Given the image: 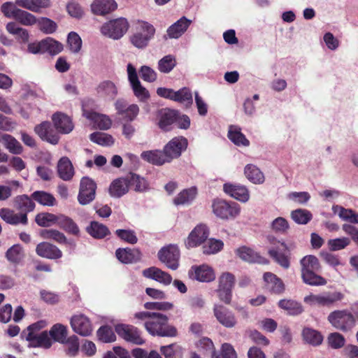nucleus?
<instances>
[{"label": "nucleus", "mask_w": 358, "mask_h": 358, "mask_svg": "<svg viewBox=\"0 0 358 358\" xmlns=\"http://www.w3.org/2000/svg\"><path fill=\"white\" fill-rule=\"evenodd\" d=\"M115 234L120 240L127 243L134 245L138 241V238L134 230L117 229Z\"/></svg>", "instance_id": "obj_57"}, {"label": "nucleus", "mask_w": 358, "mask_h": 358, "mask_svg": "<svg viewBox=\"0 0 358 358\" xmlns=\"http://www.w3.org/2000/svg\"><path fill=\"white\" fill-rule=\"evenodd\" d=\"M145 329L152 336L160 337H176L178 336L177 329L169 324L167 315L154 312L150 320L145 324Z\"/></svg>", "instance_id": "obj_3"}, {"label": "nucleus", "mask_w": 358, "mask_h": 358, "mask_svg": "<svg viewBox=\"0 0 358 358\" xmlns=\"http://www.w3.org/2000/svg\"><path fill=\"white\" fill-rule=\"evenodd\" d=\"M115 331L120 338L127 342L138 345L145 343L141 331L134 325L117 324L115 326Z\"/></svg>", "instance_id": "obj_9"}, {"label": "nucleus", "mask_w": 358, "mask_h": 358, "mask_svg": "<svg viewBox=\"0 0 358 358\" xmlns=\"http://www.w3.org/2000/svg\"><path fill=\"white\" fill-rule=\"evenodd\" d=\"M328 322L336 329L343 332L351 331L355 326V317L348 310H336L331 312L327 317Z\"/></svg>", "instance_id": "obj_5"}, {"label": "nucleus", "mask_w": 358, "mask_h": 358, "mask_svg": "<svg viewBox=\"0 0 358 358\" xmlns=\"http://www.w3.org/2000/svg\"><path fill=\"white\" fill-rule=\"evenodd\" d=\"M350 243V240L348 238L345 237L330 239L328 241V245L331 251L342 250L347 247L348 245H349Z\"/></svg>", "instance_id": "obj_64"}, {"label": "nucleus", "mask_w": 358, "mask_h": 358, "mask_svg": "<svg viewBox=\"0 0 358 358\" xmlns=\"http://www.w3.org/2000/svg\"><path fill=\"white\" fill-rule=\"evenodd\" d=\"M2 144L13 155H20L23 152V148L20 143L13 136L7 134L1 135Z\"/></svg>", "instance_id": "obj_35"}, {"label": "nucleus", "mask_w": 358, "mask_h": 358, "mask_svg": "<svg viewBox=\"0 0 358 358\" xmlns=\"http://www.w3.org/2000/svg\"><path fill=\"white\" fill-rule=\"evenodd\" d=\"M67 345L66 352L69 356H76L79 350V341L76 335H72L66 338L64 343Z\"/></svg>", "instance_id": "obj_60"}, {"label": "nucleus", "mask_w": 358, "mask_h": 358, "mask_svg": "<svg viewBox=\"0 0 358 358\" xmlns=\"http://www.w3.org/2000/svg\"><path fill=\"white\" fill-rule=\"evenodd\" d=\"M52 120L56 129L62 134H69L73 129L71 119L63 113H55L52 115Z\"/></svg>", "instance_id": "obj_25"}, {"label": "nucleus", "mask_w": 358, "mask_h": 358, "mask_svg": "<svg viewBox=\"0 0 358 358\" xmlns=\"http://www.w3.org/2000/svg\"><path fill=\"white\" fill-rule=\"evenodd\" d=\"M5 257L10 264L18 265L24 257L23 248L20 244H15L7 250Z\"/></svg>", "instance_id": "obj_33"}, {"label": "nucleus", "mask_w": 358, "mask_h": 358, "mask_svg": "<svg viewBox=\"0 0 358 358\" xmlns=\"http://www.w3.org/2000/svg\"><path fill=\"white\" fill-rule=\"evenodd\" d=\"M87 118L94 121L101 130H107L111 127L112 121L106 115L92 113L87 115Z\"/></svg>", "instance_id": "obj_46"}, {"label": "nucleus", "mask_w": 358, "mask_h": 358, "mask_svg": "<svg viewBox=\"0 0 358 358\" xmlns=\"http://www.w3.org/2000/svg\"><path fill=\"white\" fill-rule=\"evenodd\" d=\"M278 305L279 308L287 310L291 315H298L303 311L301 304L292 299H281Z\"/></svg>", "instance_id": "obj_40"}, {"label": "nucleus", "mask_w": 358, "mask_h": 358, "mask_svg": "<svg viewBox=\"0 0 358 358\" xmlns=\"http://www.w3.org/2000/svg\"><path fill=\"white\" fill-rule=\"evenodd\" d=\"M27 340L29 341L30 345L34 348L48 349L52 345V338L46 331H42L38 334L30 331L27 336Z\"/></svg>", "instance_id": "obj_22"}, {"label": "nucleus", "mask_w": 358, "mask_h": 358, "mask_svg": "<svg viewBox=\"0 0 358 358\" xmlns=\"http://www.w3.org/2000/svg\"><path fill=\"white\" fill-rule=\"evenodd\" d=\"M333 209L335 213H338L342 220L353 224H358V214L352 209H347L339 206H334Z\"/></svg>", "instance_id": "obj_50"}, {"label": "nucleus", "mask_w": 358, "mask_h": 358, "mask_svg": "<svg viewBox=\"0 0 358 358\" xmlns=\"http://www.w3.org/2000/svg\"><path fill=\"white\" fill-rule=\"evenodd\" d=\"M212 208L214 214L222 220L234 219L241 210L240 206L237 203L220 199L213 201Z\"/></svg>", "instance_id": "obj_6"}, {"label": "nucleus", "mask_w": 358, "mask_h": 358, "mask_svg": "<svg viewBox=\"0 0 358 358\" xmlns=\"http://www.w3.org/2000/svg\"><path fill=\"white\" fill-rule=\"evenodd\" d=\"M178 110L164 108L159 113V127L164 131H169L172 130L173 125L177 121Z\"/></svg>", "instance_id": "obj_19"}, {"label": "nucleus", "mask_w": 358, "mask_h": 358, "mask_svg": "<svg viewBox=\"0 0 358 358\" xmlns=\"http://www.w3.org/2000/svg\"><path fill=\"white\" fill-rule=\"evenodd\" d=\"M70 324L73 331L82 336H90L93 331L90 320L83 314L73 315Z\"/></svg>", "instance_id": "obj_14"}, {"label": "nucleus", "mask_w": 358, "mask_h": 358, "mask_svg": "<svg viewBox=\"0 0 358 358\" xmlns=\"http://www.w3.org/2000/svg\"><path fill=\"white\" fill-rule=\"evenodd\" d=\"M228 138L238 146H249L250 141L245 136L241 131L240 129L235 128L229 129L228 132Z\"/></svg>", "instance_id": "obj_52"}, {"label": "nucleus", "mask_w": 358, "mask_h": 358, "mask_svg": "<svg viewBox=\"0 0 358 358\" xmlns=\"http://www.w3.org/2000/svg\"><path fill=\"white\" fill-rule=\"evenodd\" d=\"M68 328L66 326L57 323L50 328L49 335L52 340L59 343H64L68 338Z\"/></svg>", "instance_id": "obj_39"}, {"label": "nucleus", "mask_w": 358, "mask_h": 358, "mask_svg": "<svg viewBox=\"0 0 358 358\" xmlns=\"http://www.w3.org/2000/svg\"><path fill=\"white\" fill-rule=\"evenodd\" d=\"M100 341L105 343H113L116 340V335L113 328L108 325L101 326L96 331Z\"/></svg>", "instance_id": "obj_47"}, {"label": "nucleus", "mask_w": 358, "mask_h": 358, "mask_svg": "<svg viewBox=\"0 0 358 358\" xmlns=\"http://www.w3.org/2000/svg\"><path fill=\"white\" fill-rule=\"evenodd\" d=\"M67 43L71 52L77 53L80 51L82 46V40L77 33L70 32L68 35Z\"/></svg>", "instance_id": "obj_61"}, {"label": "nucleus", "mask_w": 358, "mask_h": 358, "mask_svg": "<svg viewBox=\"0 0 358 358\" xmlns=\"http://www.w3.org/2000/svg\"><path fill=\"white\" fill-rule=\"evenodd\" d=\"M129 24L126 18L120 17L105 23L101 28V33L113 39H120L127 31Z\"/></svg>", "instance_id": "obj_8"}, {"label": "nucleus", "mask_w": 358, "mask_h": 358, "mask_svg": "<svg viewBox=\"0 0 358 358\" xmlns=\"http://www.w3.org/2000/svg\"><path fill=\"white\" fill-rule=\"evenodd\" d=\"M90 139L91 141L103 146H110L114 143V138L111 135L98 131L91 134Z\"/></svg>", "instance_id": "obj_54"}, {"label": "nucleus", "mask_w": 358, "mask_h": 358, "mask_svg": "<svg viewBox=\"0 0 358 358\" xmlns=\"http://www.w3.org/2000/svg\"><path fill=\"white\" fill-rule=\"evenodd\" d=\"M191 23V20L184 16L182 17L167 29V34L164 36V38H167L166 36L169 38H178L186 31Z\"/></svg>", "instance_id": "obj_26"}, {"label": "nucleus", "mask_w": 358, "mask_h": 358, "mask_svg": "<svg viewBox=\"0 0 358 358\" xmlns=\"http://www.w3.org/2000/svg\"><path fill=\"white\" fill-rule=\"evenodd\" d=\"M188 147V140L182 136H178L170 140L164 147V152L169 162L178 159L183 152Z\"/></svg>", "instance_id": "obj_10"}, {"label": "nucleus", "mask_w": 358, "mask_h": 358, "mask_svg": "<svg viewBox=\"0 0 358 358\" xmlns=\"http://www.w3.org/2000/svg\"><path fill=\"white\" fill-rule=\"evenodd\" d=\"M293 220L299 224H306L312 219V214L307 210L297 209L291 214Z\"/></svg>", "instance_id": "obj_56"}, {"label": "nucleus", "mask_w": 358, "mask_h": 358, "mask_svg": "<svg viewBox=\"0 0 358 358\" xmlns=\"http://www.w3.org/2000/svg\"><path fill=\"white\" fill-rule=\"evenodd\" d=\"M141 157L143 160L156 166H162L165 163H170L164 152V149L162 150L144 151L141 153Z\"/></svg>", "instance_id": "obj_28"}, {"label": "nucleus", "mask_w": 358, "mask_h": 358, "mask_svg": "<svg viewBox=\"0 0 358 358\" xmlns=\"http://www.w3.org/2000/svg\"><path fill=\"white\" fill-rule=\"evenodd\" d=\"M39 29L44 33L49 34L54 33L57 29V24L47 17H41L38 20Z\"/></svg>", "instance_id": "obj_62"}, {"label": "nucleus", "mask_w": 358, "mask_h": 358, "mask_svg": "<svg viewBox=\"0 0 358 358\" xmlns=\"http://www.w3.org/2000/svg\"><path fill=\"white\" fill-rule=\"evenodd\" d=\"M156 29L147 21L138 20L136 22L135 31L131 35V43L138 49H144L154 38Z\"/></svg>", "instance_id": "obj_4"}, {"label": "nucleus", "mask_w": 358, "mask_h": 358, "mask_svg": "<svg viewBox=\"0 0 358 358\" xmlns=\"http://www.w3.org/2000/svg\"><path fill=\"white\" fill-rule=\"evenodd\" d=\"M176 61L173 55L164 56L158 62V69L160 72L168 73L176 66Z\"/></svg>", "instance_id": "obj_55"}, {"label": "nucleus", "mask_w": 358, "mask_h": 358, "mask_svg": "<svg viewBox=\"0 0 358 358\" xmlns=\"http://www.w3.org/2000/svg\"><path fill=\"white\" fill-rule=\"evenodd\" d=\"M57 172L59 178L63 180L69 181L73 178L74 169L67 157H63L59 159L57 164Z\"/></svg>", "instance_id": "obj_31"}, {"label": "nucleus", "mask_w": 358, "mask_h": 358, "mask_svg": "<svg viewBox=\"0 0 358 358\" xmlns=\"http://www.w3.org/2000/svg\"><path fill=\"white\" fill-rule=\"evenodd\" d=\"M344 294L340 292H327L324 294H310L304 297V302L310 306H319L330 308L336 303L342 301Z\"/></svg>", "instance_id": "obj_7"}, {"label": "nucleus", "mask_w": 358, "mask_h": 358, "mask_svg": "<svg viewBox=\"0 0 358 358\" xmlns=\"http://www.w3.org/2000/svg\"><path fill=\"white\" fill-rule=\"evenodd\" d=\"M13 14V18L23 25L31 26L36 23V17L27 11L18 8L14 10Z\"/></svg>", "instance_id": "obj_43"}, {"label": "nucleus", "mask_w": 358, "mask_h": 358, "mask_svg": "<svg viewBox=\"0 0 358 358\" xmlns=\"http://www.w3.org/2000/svg\"><path fill=\"white\" fill-rule=\"evenodd\" d=\"M245 177L254 184H262L265 180L264 173L254 164H247L244 169Z\"/></svg>", "instance_id": "obj_34"}, {"label": "nucleus", "mask_w": 358, "mask_h": 358, "mask_svg": "<svg viewBox=\"0 0 358 358\" xmlns=\"http://www.w3.org/2000/svg\"><path fill=\"white\" fill-rule=\"evenodd\" d=\"M224 243L222 241L215 238L206 240L202 245V251L205 255H214L223 249Z\"/></svg>", "instance_id": "obj_44"}, {"label": "nucleus", "mask_w": 358, "mask_h": 358, "mask_svg": "<svg viewBox=\"0 0 358 358\" xmlns=\"http://www.w3.org/2000/svg\"><path fill=\"white\" fill-rule=\"evenodd\" d=\"M159 259L171 269L176 270L179 266L180 250L175 245H169L159 250Z\"/></svg>", "instance_id": "obj_12"}, {"label": "nucleus", "mask_w": 358, "mask_h": 358, "mask_svg": "<svg viewBox=\"0 0 358 358\" xmlns=\"http://www.w3.org/2000/svg\"><path fill=\"white\" fill-rule=\"evenodd\" d=\"M115 256L120 262L128 264L139 262L141 259L142 253L137 248H118L115 251Z\"/></svg>", "instance_id": "obj_20"}, {"label": "nucleus", "mask_w": 358, "mask_h": 358, "mask_svg": "<svg viewBox=\"0 0 358 358\" xmlns=\"http://www.w3.org/2000/svg\"><path fill=\"white\" fill-rule=\"evenodd\" d=\"M129 183L127 176L114 180L109 187V194L111 196L120 198L129 192Z\"/></svg>", "instance_id": "obj_29"}, {"label": "nucleus", "mask_w": 358, "mask_h": 358, "mask_svg": "<svg viewBox=\"0 0 358 358\" xmlns=\"http://www.w3.org/2000/svg\"><path fill=\"white\" fill-rule=\"evenodd\" d=\"M36 254L48 259H58L62 257V252L56 245L48 242H41L36 245Z\"/></svg>", "instance_id": "obj_21"}, {"label": "nucleus", "mask_w": 358, "mask_h": 358, "mask_svg": "<svg viewBox=\"0 0 358 358\" xmlns=\"http://www.w3.org/2000/svg\"><path fill=\"white\" fill-rule=\"evenodd\" d=\"M269 256L280 266L287 269L290 266L289 258L284 253L280 252L278 248L272 247L268 251Z\"/></svg>", "instance_id": "obj_49"}, {"label": "nucleus", "mask_w": 358, "mask_h": 358, "mask_svg": "<svg viewBox=\"0 0 358 358\" xmlns=\"http://www.w3.org/2000/svg\"><path fill=\"white\" fill-rule=\"evenodd\" d=\"M97 93L102 96L110 99H114L117 94V89L115 85L110 80L101 82L96 88Z\"/></svg>", "instance_id": "obj_41"}, {"label": "nucleus", "mask_w": 358, "mask_h": 358, "mask_svg": "<svg viewBox=\"0 0 358 358\" xmlns=\"http://www.w3.org/2000/svg\"><path fill=\"white\" fill-rule=\"evenodd\" d=\"M213 313L220 324L226 328H233L237 324L234 313L221 304H215Z\"/></svg>", "instance_id": "obj_15"}, {"label": "nucleus", "mask_w": 358, "mask_h": 358, "mask_svg": "<svg viewBox=\"0 0 358 358\" xmlns=\"http://www.w3.org/2000/svg\"><path fill=\"white\" fill-rule=\"evenodd\" d=\"M236 253L241 259L250 263H259L262 264H268L269 263L266 258L260 256L252 248L246 246L238 248L236 250Z\"/></svg>", "instance_id": "obj_24"}, {"label": "nucleus", "mask_w": 358, "mask_h": 358, "mask_svg": "<svg viewBox=\"0 0 358 358\" xmlns=\"http://www.w3.org/2000/svg\"><path fill=\"white\" fill-rule=\"evenodd\" d=\"M235 276L229 272L222 273L218 278V287L233 290L235 285Z\"/></svg>", "instance_id": "obj_59"}, {"label": "nucleus", "mask_w": 358, "mask_h": 358, "mask_svg": "<svg viewBox=\"0 0 358 358\" xmlns=\"http://www.w3.org/2000/svg\"><path fill=\"white\" fill-rule=\"evenodd\" d=\"M301 278L305 284L311 286H322L327 283V280L317 274L321 270L319 259L314 255H306L301 261Z\"/></svg>", "instance_id": "obj_2"}, {"label": "nucleus", "mask_w": 358, "mask_h": 358, "mask_svg": "<svg viewBox=\"0 0 358 358\" xmlns=\"http://www.w3.org/2000/svg\"><path fill=\"white\" fill-rule=\"evenodd\" d=\"M211 358H237V354L232 345L224 343L222 345L220 352H213Z\"/></svg>", "instance_id": "obj_53"}, {"label": "nucleus", "mask_w": 358, "mask_h": 358, "mask_svg": "<svg viewBox=\"0 0 358 358\" xmlns=\"http://www.w3.org/2000/svg\"><path fill=\"white\" fill-rule=\"evenodd\" d=\"M31 198L43 206H53L56 203L53 195L44 191H35L31 194Z\"/></svg>", "instance_id": "obj_45"}, {"label": "nucleus", "mask_w": 358, "mask_h": 358, "mask_svg": "<svg viewBox=\"0 0 358 358\" xmlns=\"http://www.w3.org/2000/svg\"><path fill=\"white\" fill-rule=\"evenodd\" d=\"M41 236L44 239H52L60 244H70L75 246L73 241H68L66 236L56 229H43L41 231Z\"/></svg>", "instance_id": "obj_38"}, {"label": "nucleus", "mask_w": 358, "mask_h": 358, "mask_svg": "<svg viewBox=\"0 0 358 358\" xmlns=\"http://www.w3.org/2000/svg\"><path fill=\"white\" fill-rule=\"evenodd\" d=\"M59 215H55L48 212L38 213L35 217L36 223L43 227H48L55 224H57Z\"/></svg>", "instance_id": "obj_42"}, {"label": "nucleus", "mask_w": 358, "mask_h": 358, "mask_svg": "<svg viewBox=\"0 0 358 358\" xmlns=\"http://www.w3.org/2000/svg\"><path fill=\"white\" fill-rule=\"evenodd\" d=\"M43 43L44 52H48L50 55H57L63 50V45L62 43L51 38L43 39Z\"/></svg>", "instance_id": "obj_58"}, {"label": "nucleus", "mask_w": 358, "mask_h": 358, "mask_svg": "<svg viewBox=\"0 0 358 358\" xmlns=\"http://www.w3.org/2000/svg\"><path fill=\"white\" fill-rule=\"evenodd\" d=\"M126 176L129 187H134L136 192H143L148 189L149 184L144 178L132 172L129 173Z\"/></svg>", "instance_id": "obj_37"}, {"label": "nucleus", "mask_w": 358, "mask_h": 358, "mask_svg": "<svg viewBox=\"0 0 358 358\" xmlns=\"http://www.w3.org/2000/svg\"><path fill=\"white\" fill-rule=\"evenodd\" d=\"M87 232L93 238L101 239L110 234L108 228L103 224L96 221H92L86 229Z\"/></svg>", "instance_id": "obj_36"}, {"label": "nucleus", "mask_w": 358, "mask_h": 358, "mask_svg": "<svg viewBox=\"0 0 358 358\" xmlns=\"http://www.w3.org/2000/svg\"><path fill=\"white\" fill-rule=\"evenodd\" d=\"M96 184L89 177H83L80 180L78 201L81 205H87L94 200Z\"/></svg>", "instance_id": "obj_11"}, {"label": "nucleus", "mask_w": 358, "mask_h": 358, "mask_svg": "<svg viewBox=\"0 0 358 358\" xmlns=\"http://www.w3.org/2000/svg\"><path fill=\"white\" fill-rule=\"evenodd\" d=\"M172 101L178 103H186L187 105H192L193 103L192 94L188 87H182L178 91H174Z\"/></svg>", "instance_id": "obj_51"}, {"label": "nucleus", "mask_w": 358, "mask_h": 358, "mask_svg": "<svg viewBox=\"0 0 358 358\" xmlns=\"http://www.w3.org/2000/svg\"><path fill=\"white\" fill-rule=\"evenodd\" d=\"M117 7L115 0H94L91 10L94 15H105L114 11Z\"/></svg>", "instance_id": "obj_27"}, {"label": "nucleus", "mask_w": 358, "mask_h": 358, "mask_svg": "<svg viewBox=\"0 0 358 358\" xmlns=\"http://www.w3.org/2000/svg\"><path fill=\"white\" fill-rule=\"evenodd\" d=\"M189 275L192 279L205 282H211L215 278L213 269L206 264L192 266Z\"/></svg>", "instance_id": "obj_18"}, {"label": "nucleus", "mask_w": 358, "mask_h": 358, "mask_svg": "<svg viewBox=\"0 0 358 358\" xmlns=\"http://www.w3.org/2000/svg\"><path fill=\"white\" fill-rule=\"evenodd\" d=\"M197 194V188L195 186L185 189L173 199V203L176 206L189 205L195 199Z\"/></svg>", "instance_id": "obj_30"}, {"label": "nucleus", "mask_w": 358, "mask_h": 358, "mask_svg": "<svg viewBox=\"0 0 358 358\" xmlns=\"http://www.w3.org/2000/svg\"><path fill=\"white\" fill-rule=\"evenodd\" d=\"M328 343L332 348L339 349L345 345V339L341 334L334 332L329 335Z\"/></svg>", "instance_id": "obj_63"}, {"label": "nucleus", "mask_w": 358, "mask_h": 358, "mask_svg": "<svg viewBox=\"0 0 358 358\" xmlns=\"http://www.w3.org/2000/svg\"><path fill=\"white\" fill-rule=\"evenodd\" d=\"M13 207L19 211L15 213L8 208H0V217L7 224L11 225H27L28 224L27 214L35 208V203L31 196L27 194L16 196L13 200Z\"/></svg>", "instance_id": "obj_1"}, {"label": "nucleus", "mask_w": 358, "mask_h": 358, "mask_svg": "<svg viewBox=\"0 0 358 358\" xmlns=\"http://www.w3.org/2000/svg\"><path fill=\"white\" fill-rule=\"evenodd\" d=\"M302 336L308 343L313 345H319L323 341L322 334L319 331L310 328H304Z\"/></svg>", "instance_id": "obj_48"}, {"label": "nucleus", "mask_w": 358, "mask_h": 358, "mask_svg": "<svg viewBox=\"0 0 358 358\" xmlns=\"http://www.w3.org/2000/svg\"><path fill=\"white\" fill-rule=\"evenodd\" d=\"M35 133L43 140L52 145H57L59 140V135L55 131L51 123L44 121L34 127Z\"/></svg>", "instance_id": "obj_17"}, {"label": "nucleus", "mask_w": 358, "mask_h": 358, "mask_svg": "<svg viewBox=\"0 0 358 358\" xmlns=\"http://www.w3.org/2000/svg\"><path fill=\"white\" fill-rule=\"evenodd\" d=\"M210 234L208 227L203 224L196 225L185 241L187 249L198 247L204 243Z\"/></svg>", "instance_id": "obj_13"}, {"label": "nucleus", "mask_w": 358, "mask_h": 358, "mask_svg": "<svg viewBox=\"0 0 358 358\" xmlns=\"http://www.w3.org/2000/svg\"><path fill=\"white\" fill-rule=\"evenodd\" d=\"M264 288L271 294H281L285 290L283 281L271 272H265L263 275Z\"/></svg>", "instance_id": "obj_16"}, {"label": "nucleus", "mask_w": 358, "mask_h": 358, "mask_svg": "<svg viewBox=\"0 0 358 358\" xmlns=\"http://www.w3.org/2000/svg\"><path fill=\"white\" fill-rule=\"evenodd\" d=\"M57 225L68 234L76 236H80V229L78 224L69 217L59 215Z\"/></svg>", "instance_id": "obj_32"}, {"label": "nucleus", "mask_w": 358, "mask_h": 358, "mask_svg": "<svg viewBox=\"0 0 358 358\" xmlns=\"http://www.w3.org/2000/svg\"><path fill=\"white\" fill-rule=\"evenodd\" d=\"M223 189L226 194L241 202H246L249 200V191L245 186L225 183L223 185Z\"/></svg>", "instance_id": "obj_23"}]
</instances>
